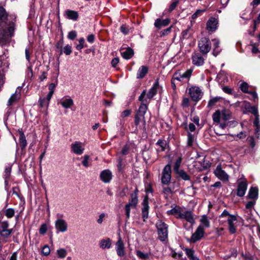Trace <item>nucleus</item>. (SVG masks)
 I'll return each mask as SVG.
<instances>
[{"instance_id": "49", "label": "nucleus", "mask_w": 260, "mask_h": 260, "mask_svg": "<svg viewBox=\"0 0 260 260\" xmlns=\"http://www.w3.org/2000/svg\"><path fill=\"white\" fill-rule=\"evenodd\" d=\"M220 99L221 97L220 96H216L211 99L208 102V106L209 107H212L216 103H217Z\"/></svg>"}, {"instance_id": "11", "label": "nucleus", "mask_w": 260, "mask_h": 260, "mask_svg": "<svg viewBox=\"0 0 260 260\" xmlns=\"http://www.w3.org/2000/svg\"><path fill=\"white\" fill-rule=\"evenodd\" d=\"M215 175L221 180H228L229 176L228 174L222 169L220 165H218L216 169L214 171Z\"/></svg>"}, {"instance_id": "63", "label": "nucleus", "mask_w": 260, "mask_h": 260, "mask_svg": "<svg viewBox=\"0 0 260 260\" xmlns=\"http://www.w3.org/2000/svg\"><path fill=\"white\" fill-rule=\"evenodd\" d=\"M131 112L132 111L131 110H125L121 113V116L122 117H125L128 116L129 115H131Z\"/></svg>"}, {"instance_id": "51", "label": "nucleus", "mask_w": 260, "mask_h": 260, "mask_svg": "<svg viewBox=\"0 0 260 260\" xmlns=\"http://www.w3.org/2000/svg\"><path fill=\"white\" fill-rule=\"evenodd\" d=\"M14 213H15L14 210L12 208L7 209L5 211L6 216L8 218L12 217L14 215Z\"/></svg>"}, {"instance_id": "33", "label": "nucleus", "mask_w": 260, "mask_h": 260, "mask_svg": "<svg viewBox=\"0 0 260 260\" xmlns=\"http://www.w3.org/2000/svg\"><path fill=\"white\" fill-rule=\"evenodd\" d=\"M19 142L21 147L23 148L27 145V142L25 139V136L22 132H19Z\"/></svg>"}, {"instance_id": "50", "label": "nucleus", "mask_w": 260, "mask_h": 260, "mask_svg": "<svg viewBox=\"0 0 260 260\" xmlns=\"http://www.w3.org/2000/svg\"><path fill=\"white\" fill-rule=\"evenodd\" d=\"M12 229L1 230V235L5 238H8L12 233Z\"/></svg>"}, {"instance_id": "18", "label": "nucleus", "mask_w": 260, "mask_h": 260, "mask_svg": "<svg viewBox=\"0 0 260 260\" xmlns=\"http://www.w3.org/2000/svg\"><path fill=\"white\" fill-rule=\"evenodd\" d=\"M100 178L104 183H109L112 178V173L109 170H105L101 173Z\"/></svg>"}, {"instance_id": "27", "label": "nucleus", "mask_w": 260, "mask_h": 260, "mask_svg": "<svg viewBox=\"0 0 260 260\" xmlns=\"http://www.w3.org/2000/svg\"><path fill=\"white\" fill-rule=\"evenodd\" d=\"M212 42L213 43V54L216 56L219 52L221 51V49L219 48V40L217 39H214L212 40Z\"/></svg>"}, {"instance_id": "59", "label": "nucleus", "mask_w": 260, "mask_h": 260, "mask_svg": "<svg viewBox=\"0 0 260 260\" xmlns=\"http://www.w3.org/2000/svg\"><path fill=\"white\" fill-rule=\"evenodd\" d=\"M47 226L45 224H43L39 230V232L42 235H44L47 232Z\"/></svg>"}, {"instance_id": "52", "label": "nucleus", "mask_w": 260, "mask_h": 260, "mask_svg": "<svg viewBox=\"0 0 260 260\" xmlns=\"http://www.w3.org/2000/svg\"><path fill=\"white\" fill-rule=\"evenodd\" d=\"M241 90L244 93H248V85L246 82H243L240 85Z\"/></svg>"}, {"instance_id": "10", "label": "nucleus", "mask_w": 260, "mask_h": 260, "mask_svg": "<svg viewBox=\"0 0 260 260\" xmlns=\"http://www.w3.org/2000/svg\"><path fill=\"white\" fill-rule=\"evenodd\" d=\"M204 234V230L202 226L199 225L196 230L194 233L191 236L190 241L192 242H196L200 240L203 237Z\"/></svg>"}, {"instance_id": "20", "label": "nucleus", "mask_w": 260, "mask_h": 260, "mask_svg": "<svg viewBox=\"0 0 260 260\" xmlns=\"http://www.w3.org/2000/svg\"><path fill=\"white\" fill-rule=\"evenodd\" d=\"M247 184L246 181H242L238 184L237 189V195L239 197H243L247 189Z\"/></svg>"}, {"instance_id": "16", "label": "nucleus", "mask_w": 260, "mask_h": 260, "mask_svg": "<svg viewBox=\"0 0 260 260\" xmlns=\"http://www.w3.org/2000/svg\"><path fill=\"white\" fill-rule=\"evenodd\" d=\"M193 166L196 171L199 172L206 170L209 167L208 163H205L204 159L201 161H194Z\"/></svg>"}, {"instance_id": "8", "label": "nucleus", "mask_w": 260, "mask_h": 260, "mask_svg": "<svg viewBox=\"0 0 260 260\" xmlns=\"http://www.w3.org/2000/svg\"><path fill=\"white\" fill-rule=\"evenodd\" d=\"M115 249L117 255L120 257H123L125 255L126 251L124 247V244L121 238L119 237L116 242Z\"/></svg>"}, {"instance_id": "44", "label": "nucleus", "mask_w": 260, "mask_h": 260, "mask_svg": "<svg viewBox=\"0 0 260 260\" xmlns=\"http://www.w3.org/2000/svg\"><path fill=\"white\" fill-rule=\"evenodd\" d=\"M182 161L181 157H179L176 161L173 167L174 171L176 173L180 170L179 169Z\"/></svg>"}, {"instance_id": "48", "label": "nucleus", "mask_w": 260, "mask_h": 260, "mask_svg": "<svg viewBox=\"0 0 260 260\" xmlns=\"http://www.w3.org/2000/svg\"><path fill=\"white\" fill-rule=\"evenodd\" d=\"M220 112H221V117L223 120H226L230 118V116H231L230 113L228 110L224 109V110H222Z\"/></svg>"}, {"instance_id": "53", "label": "nucleus", "mask_w": 260, "mask_h": 260, "mask_svg": "<svg viewBox=\"0 0 260 260\" xmlns=\"http://www.w3.org/2000/svg\"><path fill=\"white\" fill-rule=\"evenodd\" d=\"M85 40L83 38L79 39V44L76 46V49L78 50H81L84 47Z\"/></svg>"}, {"instance_id": "57", "label": "nucleus", "mask_w": 260, "mask_h": 260, "mask_svg": "<svg viewBox=\"0 0 260 260\" xmlns=\"http://www.w3.org/2000/svg\"><path fill=\"white\" fill-rule=\"evenodd\" d=\"M182 252H176L174 250L172 251L171 255L172 256L176 259L180 258L182 256Z\"/></svg>"}, {"instance_id": "3", "label": "nucleus", "mask_w": 260, "mask_h": 260, "mask_svg": "<svg viewBox=\"0 0 260 260\" xmlns=\"http://www.w3.org/2000/svg\"><path fill=\"white\" fill-rule=\"evenodd\" d=\"M138 202V199L137 193H132L129 202L125 206V214L127 219L129 218L131 210L136 208Z\"/></svg>"}, {"instance_id": "6", "label": "nucleus", "mask_w": 260, "mask_h": 260, "mask_svg": "<svg viewBox=\"0 0 260 260\" xmlns=\"http://www.w3.org/2000/svg\"><path fill=\"white\" fill-rule=\"evenodd\" d=\"M189 94L194 101H199L202 96V92L199 87L192 86L189 89Z\"/></svg>"}, {"instance_id": "29", "label": "nucleus", "mask_w": 260, "mask_h": 260, "mask_svg": "<svg viewBox=\"0 0 260 260\" xmlns=\"http://www.w3.org/2000/svg\"><path fill=\"white\" fill-rule=\"evenodd\" d=\"M184 80V78L182 77V75L178 72H176L174 74L172 78V84L173 85L174 87H175V85L174 81L175 80L180 81V82H183Z\"/></svg>"}, {"instance_id": "54", "label": "nucleus", "mask_w": 260, "mask_h": 260, "mask_svg": "<svg viewBox=\"0 0 260 260\" xmlns=\"http://www.w3.org/2000/svg\"><path fill=\"white\" fill-rule=\"evenodd\" d=\"M63 52L67 55H70L72 53V47L70 45H67L63 48Z\"/></svg>"}, {"instance_id": "32", "label": "nucleus", "mask_w": 260, "mask_h": 260, "mask_svg": "<svg viewBox=\"0 0 260 260\" xmlns=\"http://www.w3.org/2000/svg\"><path fill=\"white\" fill-rule=\"evenodd\" d=\"M147 110V105L144 103H141L137 114L141 115V116H145Z\"/></svg>"}, {"instance_id": "12", "label": "nucleus", "mask_w": 260, "mask_h": 260, "mask_svg": "<svg viewBox=\"0 0 260 260\" xmlns=\"http://www.w3.org/2000/svg\"><path fill=\"white\" fill-rule=\"evenodd\" d=\"M228 223L229 225V230L231 234H235L236 232L235 224L237 221V218L234 215H230L228 217Z\"/></svg>"}, {"instance_id": "2", "label": "nucleus", "mask_w": 260, "mask_h": 260, "mask_svg": "<svg viewBox=\"0 0 260 260\" xmlns=\"http://www.w3.org/2000/svg\"><path fill=\"white\" fill-rule=\"evenodd\" d=\"M158 238L161 241H165L168 238V226L162 221L158 220L156 223Z\"/></svg>"}, {"instance_id": "19", "label": "nucleus", "mask_w": 260, "mask_h": 260, "mask_svg": "<svg viewBox=\"0 0 260 260\" xmlns=\"http://www.w3.org/2000/svg\"><path fill=\"white\" fill-rule=\"evenodd\" d=\"M180 218L185 219V220H186L187 222H189L191 224H193L194 223V217L193 216L192 212L190 211H182Z\"/></svg>"}, {"instance_id": "60", "label": "nucleus", "mask_w": 260, "mask_h": 260, "mask_svg": "<svg viewBox=\"0 0 260 260\" xmlns=\"http://www.w3.org/2000/svg\"><path fill=\"white\" fill-rule=\"evenodd\" d=\"M178 4V0H173V1L172 2V3H171V4L170 6L169 11H172L174 9H175V8L176 7Z\"/></svg>"}, {"instance_id": "31", "label": "nucleus", "mask_w": 260, "mask_h": 260, "mask_svg": "<svg viewBox=\"0 0 260 260\" xmlns=\"http://www.w3.org/2000/svg\"><path fill=\"white\" fill-rule=\"evenodd\" d=\"M169 214H171L174 215L177 218H180L181 217L182 211H180L179 208L176 207L172 209L171 210L168 211Z\"/></svg>"}, {"instance_id": "55", "label": "nucleus", "mask_w": 260, "mask_h": 260, "mask_svg": "<svg viewBox=\"0 0 260 260\" xmlns=\"http://www.w3.org/2000/svg\"><path fill=\"white\" fill-rule=\"evenodd\" d=\"M172 26H171L169 28L165 29L160 32V36L164 37L168 35L171 31Z\"/></svg>"}, {"instance_id": "17", "label": "nucleus", "mask_w": 260, "mask_h": 260, "mask_svg": "<svg viewBox=\"0 0 260 260\" xmlns=\"http://www.w3.org/2000/svg\"><path fill=\"white\" fill-rule=\"evenodd\" d=\"M99 245L102 249H109L112 246V240L107 237L103 238L99 241Z\"/></svg>"}, {"instance_id": "58", "label": "nucleus", "mask_w": 260, "mask_h": 260, "mask_svg": "<svg viewBox=\"0 0 260 260\" xmlns=\"http://www.w3.org/2000/svg\"><path fill=\"white\" fill-rule=\"evenodd\" d=\"M77 37V33L75 31H70L68 34V37L69 39L73 40Z\"/></svg>"}, {"instance_id": "9", "label": "nucleus", "mask_w": 260, "mask_h": 260, "mask_svg": "<svg viewBox=\"0 0 260 260\" xmlns=\"http://www.w3.org/2000/svg\"><path fill=\"white\" fill-rule=\"evenodd\" d=\"M72 151L77 155H81L84 150V146L80 142L76 141L71 144Z\"/></svg>"}, {"instance_id": "1", "label": "nucleus", "mask_w": 260, "mask_h": 260, "mask_svg": "<svg viewBox=\"0 0 260 260\" xmlns=\"http://www.w3.org/2000/svg\"><path fill=\"white\" fill-rule=\"evenodd\" d=\"M0 26L3 28L2 32L5 36L11 38L14 36L15 29V24L14 22H7L5 20L2 25H0Z\"/></svg>"}, {"instance_id": "43", "label": "nucleus", "mask_w": 260, "mask_h": 260, "mask_svg": "<svg viewBox=\"0 0 260 260\" xmlns=\"http://www.w3.org/2000/svg\"><path fill=\"white\" fill-rule=\"evenodd\" d=\"M141 121H143L144 124L145 123V116H141V115L137 114L135 119V125L138 126Z\"/></svg>"}, {"instance_id": "35", "label": "nucleus", "mask_w": 260, "mask_h": 260, "mask_svg": "<svg viewBox=\"0 0 260 260\" xmlns=\"http://www.w3.org/2000/svg\"><path fill=\"white\" fill-rule=\"evenodd\" d=\"M176 173L184 180H189L190 179V176L183 170H180Z\"/></svg>"}, {"instance_id": "41", "label": "nucleus", "mask_w": 260, "mask_h": 260, "mask_svg": "<svg viewBox=\"0 0 260 260\" xmlns=\"http://www.w3.org/2000/svg\"><path fill=\"white\" fill-rule=\"evenodd\" d=\"M200 222L205 228H209L210 226V221L206 215H204L202 216Z\"/></svg>"}, {"instance_id": "45", "label": "nucleus", "mask_w": 260, "mask_h": 260, "mask_svg": "<svg viewBox=\"0 0 260 260\" xmlns=\"http://www.w3.org/2000/svg\"><path fill=\"white\" fill-rule=\"evenodd\" d=\"M193 72L192 69H189L187 70L184 73H183L182 75V77H183L184 79H186L188 81L190 79V77L191 76L192 73Z\"/></svg>"}, {"instance_id": "34", "label": "nucleus", "mask_w": 260, "mask_h": 260, "mask_svg": "<svg viewBox=\"0 0 260 260\" xmlns=\"http://www.w3.org/2000/svg\"><path fill=\"white\" fill-rule=\"evenodd\" d=\"M10 37L5 36L4 34L2 32L0 34V45L1 46H5L9 43V39Z\"/></svg>"}, {"instance_id": "37", "label": "nucleus", "mask_w": 260, "mask_h": 260, "mask_svg": "<svg viewBox=\"0 0 260 260\" xmlns=\"http://www.w3.org/2000/svg\"><path fill=\"white\" fill-rule=\"evenodd\" d=\"M5 20H7L5 10L3 7H0V25H2Z\"/></svg>"}, {"instance_id": "5", "label": "nucleus", "mask_w": 260, "mask_h": 260, "mask_svg": "<svg viewBox=\"0 0 260 260\" xmlns=\"http://www.w3.org/2000/svg\"><path fill=\"white\" fill-rule=\"evenodd\" d=\"M171 179V167L170 164L166 165L164 168L161 181L162 184L168 185L170 182Z\"/></svg>"}, {"instance_id": "62", "label": "nucleus", "mask_w": 260, "mask_h": 260, "mask_svg": "<svg viewBox=\"0 0 260 260\" xmlns=\"http://www.w3.org/2000/svg\"><path fill=\"white\" fill-rule=\"evenodd\" d=\"M249 111L254 115L256 117H258V110L255 107H251L249 109Z\"/></svg>"}, {"instance_id": "56", "label": "nucleus", "mask_w": 260, "mask_h": 260, "mask_svg": "<svg viewBox=\"0 0 260 260\" xmlns=\"http://www.w3.org/2000/svg\"><path fill=\"white\" fill-rule=\"evenodd\" d=\"M50 252V248L47 245H45L42 249V253L43 255L45 256H47L49 254Z\"/></svg>"}, {"instance_id": "25", "label": "nucleus", "mask_w": 260, "mask_h": 260, "mask_svg": "<svg viewBox=\"0 0 260 260\" xmlns=\"http://www.w3.org/2000/svg\"><path fill=\"white\" fill-rule=\"evenodd\" d=\"M64 15L67 18L73 21H76L79 17L77 12L71 10H67L66 11Z\"/></svg>"}, {"instance_id": "22", "label": "nucleus", "mask_w": 260, "mask_h": 260, "mask_svg": "<svg viewBox=\"0 0 260 260\" xmlns=\"http://www.w3.org/2000/svg\"><path fill=\"white\" fill-rule=\"evenodd\" d=\"M60 104L63 108L69 109L74 105V101L70 98H63L60 100Z\"/></svg>"}, {"instance_id": "26", "label": "nucleus", "mask_w": 260, "mask_h": 260, "mask_svg": "<svg viewBox=\"0 0 260 260\" xmlns=\"http://www.w3.org/2000/svg\"><path fill=\"white\" fill-rule=\"evenodd\" d=\"M136 254L142 260H148L152 256L151 252H143L140 250H136Z\"/></svg>"}, {"instance_id": "40", "label": "nucleus", "mask_w": 260, "mask_h": 260, "mask_svg": "<svg viewBox=\"0 0 260 260\" xmlns=\"http://www.w3.org/2000/svg\"><path fill=\"white\" fill-rule=\"evenodd\" d=\"M56 253L59 258H63L66 256L67 251L64 248H61L57 250Z\"/></svg>"}, {"instance_id": "64", "label": "nucleus", "mask_w": 260, "mask_h": 260, "mask_svg": "<svg viewBox=\"0 0 260 260\" xmlns=\"http://www.w3.org/2000/svg\"><path fill=\"white\" fill-rule=\"evenodd\" d=\"M119 59L117 57L113 58L111 61V65L113 67L115 68L116 67L117 64L119 63Z\"/></svg>"}, {"instance_id": "36", "label": "nucleus", "mask_w": 260, "mask_h": 260, "mask_svg": "<svg viewBox=\"0 0 260 260\" xmlns=\"http://www.w3.org/2000/svg\"><path fill=\"white\" fill-rule=\"evenodd\" d=\"M156 145L159 147L157 150L160 151H163L165 150V148L167 146V142L165 140H158L156 143Z\"/></svg>"}, {"instance_id": "21", "label": "nucleus", "mask_w": 260, "mask_h": 260, "mask_svg": "<svg viewBox=\"0 0 260 260\" xmlns=\"http://www.w3.org/2000/svg\"><path fill=\"white\" fill-rule=\"evenodd\" d=\"M159 89V82L158 80H156L153 85V86L150 89L148 93L147 98L149 99H152L157 93Z\"/></svg>"}, {"instance_id": "4", "label": "nucleus", "mask_w": 260, "mask_h": 260, "mask_svg": "<svg viewBox=\"0 0 260 260\" xmlns=\"http://www.w3.org/2000/svg\"><path fill=\"white\" fill-rule=\"evenodd\" d=\"M198 46L203 54H207L211 48L210 40L205 37L201 38L199 42Z\"/></svg>"}, {"instance_id": "24", "label": "nucleus", "mask_w": 260, "mask_h": 260, "mask_svg": "<svg viewBox=\"0 0 260 260\" xmlns=\"http://www.w3.org/2000/svg\"><path fill=\"white\" fill-rule=\"evenodd\" d=\"M170 20L169 18L165 19L157 18L155 20L154 25L156 28L160 29L162 26H167L170 23Z\"/></svg>"}, {"instance_id": "39", "label": "nucleus", "mask_w": 260, "mask_h": 260, "mask_svg": "<svg viewBox=\"0 0 260 260\" xmlns=\"http://www.w3.org/2000/svg\"><path fill=\"white\" fill-rule=\"evenodd\" d=\"M194 140V137L193 135L191 134L190 132L187 133V146L188 147H192L193 143Z\"/></svg>"}, {"instance_id": "47", "label": "nucleus", "mask_w": 260, "mask_h": 260, "mask_svg": "<svg viewBox=\"0 0 260 260\" xmlns=\"http://www.w3.org/2000/svg\"><path fill=\"white\" fill-rule=\"evenodd\" d=\"M186 253L191 260H199V259L193 255V251L190 249H186Z\"/></svg>"}, {"instance_id": "61", "label": "nucleus", "mask_w": 260, "mask_h": 260, "mask_svg": "<svg viewBox=\"0 0 260 260\" xmlns=\"http://www.w3.org/2000/svg\"><path fill=\"white\" fill-rule=\"evenodd\" d=\"M223 91L225 92L226 93H228L229 94H233V89L231 88H230L228 86H224L222 87Z\"/></svg>"}, {"instance_id": "38", "label": "nucleus", "mask_w": 260, "mask_h": 260, "mask_svg": "<svg viewBox=\"0 0 260 260\" xmlns=\"http://www.w3.org/2000/svg\"><path fill=\"white\" fill-rule=\"evenodd\" d=\"M191 35V28L188 27V28L185 30H183L181 32V38L184 39L188 38Z\"/></svg>"}, {"instance_id": "42", "label": "nucleus", "mask_w": 260, "mask_h": 260, "mask_svg": "<svg viewBox=\"0 0 260 260\" xmlns=\"http://www.w3.org/2000/svg\"><path fill=\"white\" fill-rule=\"evenodd\" d=\"M213 120L214 122L219 123L221 117V112L219 110H217L212 115Z\"/></svg>"}, {"instance_id": "23", "label": "nucleus", "mask_w": 260, "mask_h": 260, "mask_svg": "<svg viewBox=\"0 0 260 260\" xmlns=\"http://www.w3.org/2000/svg\"><path fill=\"white\" fill-rule=\"evenodd\" d=\"M120 52L123 57L126 59L131 58L134 54V50L130 48L126 49L122 48L121 49Z\"/></svg>"}, {"instance_id": "30", "label": "nucleus", "mask_w": 260, "mask_h": 260, "mask_svg": "<svg viewBox=\"0 0 260 260\" xmlns=\"http://www.w3.org/2000/svg\"><path fill=\"white\" fill-rule=\"evenodd\" d=\"M258 196V189L256 187H251L248 192V197L250 199H257Z\"/></svg>"}, {"instance_id": "15", "label": "nucleus", "mask_w": 260, "mask_h": 260, "mask_svg": "<svg viewBox=\"0 0 260 260\" xmlns=\"http://www.w3.org/2000/svg\"><path fill=\"white\" fill-rule=\"evenodd\" d=\"M218 20L215 18H210L207 22V29L210 31H214L217 28Z\"/></svg>"}, {"instance_id": "28", "label": "nucleus", "mask_w": 260, "mask_h": 260, "mask_svg": "<svg viewBox=\"0 0 260 260\" xmlns=\"http://www.w3.org/2000/svg\"><path fill=\"white\" fill-rule=\"evenodd\" d=\"M148 73V68L146 66H142L138 70L137 73V78L142 79L144 78Z\"/></svg>"}, {"instance_id": "14", "label": "nucleus", "mask_w": 260, "mask_h": 260, "mask_svg": "<svg viewBox=\"0 0 260 260\" xmlns=\"http://www.w3.org/2000/svg\"><path fill=\"white\" fill-rule=\"evenodd\" d=\"M143 207L142 208V216L143 220L145 221L148 217L149 214V205L148 198L146 197L142 203Z\"/></svg>"}, {"instance_id": "13", "label": "nucleus", "mask_w": 260, "mask_h": 260, "mask_svg": "<svg viewBox=\"0 0 260 260\" xmlns=\"http://www.w3.org/2000/svg\"><path fill=\"white\" fill-rule=\"evenodd\" d=\"M192 63L196 66H202L204 63L205 59L199 53H194L192 55Z\"/></svg>"}, {"instance_id": "7", "label": "nucleus", "mask_w": 260, "mask_h": 260, "mask_svg": "<svg viewBox=\"0 0 260 260\" xmlns=\"http://www.w3.org/2000/svg\"><path fill=\"white\" fill-rule=\"evenodd\" d=\"M55 228L57 233L59 232L64 233L68 230V225L64 220L58 218L55 222Z\"/></svg>"}, {"instance_id": "46", "label": "nucleus", "mask_w": 260, "mask_h": 260, "mask_svg": "<svg viewBox=\"0 0 260 260\" xmlns=\"http://www.w3.org/2000/svg\"><path fill=\"white\" fill-rule=\"evenodd\" d=\"M19 99V95L16 92L12 94L10 98L9 99L8 104V105H11L14 102L16 101L17 100Z\"/></svg>"}]
</instances>
